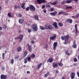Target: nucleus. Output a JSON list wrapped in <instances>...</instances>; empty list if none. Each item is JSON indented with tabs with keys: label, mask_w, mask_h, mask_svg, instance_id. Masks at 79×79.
Instances as JSON below:
<instances>
[{
	"label": "nucleus",
	"mask_w": 79,
	"mask_h": 79,
	"mask_svg": "<svg viewBox=\"0 0 79 79\" xmlns=\"http://www.w3.org/2000/svg\"><path fill=\"white\" fill-rule=\"evenodd\" d=\"M30 57L31 58H34L35 57V55L34 54H33L30 55Z\"/></svg>",
	"instance_id": "a878e982"
},
{
	"label": "nucleus",
	"mask_w": 79,
	"mask_h": 79,
	"mask_svg": "<svg viewBox=\"0 0 79 79\" xmlns=\"http://www.w3.org/2000/svg\"><path fill=\"white\" fill-rule=\"evenodd\" d=\"M43 11L44 12V13H46V10H45V9H44L43 10Z\"/></svg>",
	"instance_id": "6e6d98bb"
},
{
	"label": "nucleus",
	"mask_w": 79,
	"mask_h": 79,
	"mask_svg": "<svg viewBox=\"0 0 79 79\" xmlns=\"http://www.w3.org/2000/svg\"><path fill=\"white\" fill-rule=\"evenodd\" d=\"M58 25L59 26H60V27H62V26H63V23H61L60 22L59 23Z\"/></svg>",
	"instance_id": "2f4dec72"
},
{
	"label": "nucleus",
	"mask_w": 79,
	"mask_h": 79,
	"mask_svg": "<svg viewBox=\"0 0 79 79\" xmlns=\"http://www.w3.org/2000/svg\"><path fill=\"white\" fill-rule=\"evenodd\" d=\"M44 77H48V74H45V75H44Z\"/></svg>",
	"instance_id": "864d4df0"
},
{
	"label": "nucleus",
	"mask_w": 79,
	"mask_h": 79,
	"mask_svg": "<svg viewBox=\"0 0 79 79\" xmlns=\"http://www.w3.org/2000/svg\"><path fill=\"white\" fill-rule=\"evenodd\" d=\"M15 8L16 10V9H20L21 8L20 7V5H18H18H16L15 6Z\"/></svg>",
	"instance_id": "4be33fe9"
},
{
	"label": "nucleus",
	"mask_w": 79,
	"mask_h": 79,
	"mask_svg": "<svg viewBox=\"0 0 79 79\" xmlns=\"http://www.w3.org/2000/svg\"><path fill=\"white\" fill-rule=\"evenodd\" d=\"M26 58H27V60H28V61H30L31 60V57H27Z\"/></svg>",
	"instance_id": "72a5a7b5"
},
{
	"label": "nucleus",
	"mask_w": 79,
	"mask_h": 79,
	"mask_svg": "<svg viewBox=\"0 0 79 79\" xmlns=\"http://www.w3.org/2000/svg\"><path fill=\"white\" fill-rule=\"evenodd\" d=\"M72 47L73 48H77V45H76V41L75 40L74 41Z\"/></svg>",
	"instance_id": "2eb2a0df"
},
{
	"label": "nucleus",
	"mask_w": 79,
	"mask_h": 79,
	"mask_svg": "<svg viewBox=\"0 0 79 79\" xmlns=\"http://www.w3.org/2000/svg\"><path fill=\"white\" fill-rule=\"evenodd\" d=\"M75 73L74 72H72L71 73V75H70L71 79H74V77H75Z\"/></svg>",
	"instance_id": "9b49d317"
},
{
	"label": "nucleus",
	"mask_w": 79,
	"mask_h": 79,
	"mask_svg": "<svg viewBox=\"0 0 79 79\" xmlns=\"http://www.w3.org/2000/svg\"><path fill=\"white\" fill-rule=\"evenodd\" d=\"M42 63H40V64H39L37 66H38L37 69H40V68L41 67V66H42Z\"/></svg>",
	"instance_id": "bb28decb"
},
{
	"label": "nucleus",
	"mask_w": 79,
	"mask_h": 79,
	"mask_svg": "<svg viewBox=\"0 0 79 79\" xmlns=\"http://www.w3.org/2000/svg\"><path fill=\"white\" fill-rule=\"evenodd\" d=\"M50 10L51 11H53V10H54V8H53V7H52L51 8Z\"/></svg>",
	"instance_id": "5fc2aeb1"
},
{
	"label": "nucleus",
	"mask_w": 79,
	"mask_h": 79,
	"mask_svg": "<svg viewBox=\"0 0 79 79\" xmlns=\"http://www.w3.org/2000/svg\"><path fill=\"white\" fill-rule=\"evenodd\" d=\"M34 18L36 20H37V21H39V17H38L37 15H35L34 16Z\"/></svg>",
	"instance_id": "cd10ccee"
},
{
	"label": "nucleus",
	"mask_w": 79,
	"mask_h": 79,
	"mask_svg": "<svg viewBox=\"0 0 79 79\" xmlns=\"http://www.w3.org/2000/svg\"><path fill=\"white\" fill-rule=\"evenodd\" d=\"M74 62H76L77 61V59L76 58H75L74 60Z\"/></svg>",
	"instance_id": "49530a36"
},
{
	"label": "nucleus",
	"mask_w": 79,
	"mask_h": 79,
	"mask_svg": "<svg viewBox=\"0 0 79 79\" xmlns=\"http://www.w3.org/2000/svg\"><path fill=\"white\" fill-rule=\"evenodd\" d=\"M77 24H76L75 25V34H78V30H77Z\"/></svg>",
	"instance_id": "9d476101"
},
{
	"label": "nucleus",
	"mask_w": 79,
	"mask_h": 79,
	"mask_svg": "<svg viewBox=\"0 0 79 79\" xmlns=\"http://www.w3.org/2000/svg\"><path fill=\"white\" fill-rule=\"evenodd\" d=\"M42 0H37V2L39 4H41Z\"/></svg>",
	"instance_id": "f704fd0d"
},
{
	"label": "nucleus",
	"mask_w": 79,
	"mask_h": 79,
	"mask_svg": "<svg viewBox=\"0 0 79 79\" xmlns=\"http://www.w3.org/2000/svg\"><path fill=\"white\" fill-rule=\"evenodd\" d=\"M57 3H58V1H55L53 3H51V4L53 5H56V4H57Z\"/></svg>",
	"instance_id": "b1692460"
},
{
	"label": "nucleus",
	"mask_w": 79,
	"mask_h": 79,
	"mask_svg": "<svg viewBox=\"0 0 79 79\" xmlns=\"http://www.w3.org/2000/svg\"><path fill=\"white\" fill-rule=\"evenodd\" d=\"M27 51H25L23 53V57L24 58H25L26 56H27Z\"/></svg>",
	"instance_id": "a211bd4d"
},
{
	"label": "nucleus",
	"mask_w": 79,
	"mask_h": 79,
	"mask_svg": "<svg viewBox=\"0 0 79 79\" xmlns=\"http://www.w3.org/2000/svg\"><path fill=\"white\" fill-rule=\"evenodd\" d=\"M44 48H48V44H47L45 45V46L43 47Z\"/></svg>",
	"instance_id": "a19ab883"
},
{
	"label": "nucleus",
	"mask_w": 79,
	"mask_h": 79,
	"mask_svg": "<svg viewBox=\"0 0 79 79\" xmlns=\"http://www.w3.org/2000/svg\"><path fill=\"white\" fill-rule=\"evenodd\" d=\"M30 7H28L25 9L26 11H29V10Z\"/></svg>",
	"instance_id": "37998d69"
},
{
	"label": "nucleus",
	"mask_w": 79,
	"mask_h": 79,
	"mask_svg": "<svg viewBox=\"0 0 79 79\" xmlns=\"http://www.w3.org/2000/svg\"><path fill=\"white\" fill-rule=\"evenodd\" d=\"M72 1L73 0H68L66 2V3H71Z\"/></svg>",
	"instance_id": "c85d7f7f"
},
{
	"label": "nucleus",
	"mask_w": 79,
	"mask_h": 79,
	"mask_svg": "<svg viewBox=\"0 0 79 79\" xmlns=\"http://www.w3.org/2000/svg\"><path fill=\"white\" fill-rule=\"evenodd\" d=\"M2 59L4 60L5 59V53H3L2 54Z\"/></svg>",
	"instance_id": "ea45409f"
},
{
	"label": "nucleus",
	"mask_w": 79,
	"mask_h": 79,
	"mask_svg": "<svg viewBox=\"0 0 79 79\" xmlns=\"http://www.w3.org/2000/svg\"><path fill=\"white\" fill-rule=\"evenodd\" d=\"M62 79H65V77H62Z\"/></svg>",
	"instance_id": "774afa93"
},
{
	"label": "nucleus",
	"mask_w": 79,
	"mask_h": 79,
	"mask_svg": "<svg viewBox=\"0 0 79 79\" xmlns=\"http://www.w3.org/2000/svg\"><path fill=\"white\" fill-rule=\"evenodd\" d=\"M62 14H64V15H65L66 16L68 15V13H66V12L63 11Z\"/></svg>",
	"instance_id": "7c9ffc66"
},
{
	"label": "nucleus",
	"mask_w": 79,
	"mask_h": 79,
	"mask_svg": "<svg viewBox=\"0 0 79 79\" xmlns=\"http://www.w3.org/2000/svg\"><path fill=\"white\" fill-rule=\"evenodd\" d=\"M47 6H48V8H51V6H50V5H47Z\"/></svg>",
	"instance_id": "bf43d9fd"
},
{
	"label": "nucleus",
	"mask_w": 79,
	"mask_h": 79,
	"mask_svg": "<svg viewBox=\"0 0 79 79\" xmlns=\"http://www.w3.org/2000/svg\"><path fill=\"white\" fill-rule=\"evenodd\" d=\"M56 73H59V72L58 70H56Z\"/></svg>",
	"instance_id": "69168bd1"
},
{
	"label": "nucleus",
	"mask_w": 79,
	"mask_h": 79,
	"mask_svg": "<svg viewBox=\"0 0 79 79\" xmlns=\"http://www.w3.org/2000/svg\"><path fill=\"white\" fill-rule=\"evenodd\" d=\"M63 13V12L62 11H60L59 13H58V15H60L61 14Z\"/></svg>",
	"instance_id": "de8ad7c7"
},
{
	"label": "nucleus",
	"mask_w": 79,
	"mask_h": 79,
	"mask_svg": "<svg viewBox=\"0 0 79 79\" xmlns=\"http://www.w3.org/2000/svg\"><path fill=\"white\" fill-rule=\"evenodd\" d=\"M77 75L78 77H79V72H77Z\"/></svg>",
	"instance_id": "13d9d810"
},
{
	"label": "nucleus",
	"mask_w": 79,
	"mask_h": 79,
	"mask_svg": "<svg viewBox=\"0 0 79 79\" xmlns=\"http://www.w3.org/2000/svg\"><path fill=\"white\" fill-rule=\"evenodd\" d=\"M27 31L28 32H29V33H31V32H32V30L30 28H29L27 30Z\"/></svg>",
	"instance_id": "c9c22d12"
},
{
	"label": "nucleus",
	"mask_w": 79,
	"mask_h": 79,
	"mask_svg": "<svg viewBox=\"0 0 79 79\" xmlns=\"http://www.w3.org/2000/svg\"><path fill=\"white\" fill-rule=\"evenodd\" d=\"M10 61L12 64H13V63H14V59H12Z\"/></svg>",
	"instance_id": "c03bdc74"
},
{
	"label": "nucleus",
	"mask_w": 79,
	"mask_h": 79,
	"mask_svg": "<svg viewBox=\"0 0 79 79\" xmlns=\"http://www.w3.org/2000/svg\"><path fill=\"white\" fill-rule=\"evenodd\" d=\"M40 29H41V30H45V29H46V27H43L42 26H40Z\"/></svg>",
	"instance_id": "aec40b11"
},
{
	"label": "nucleus",
	"mask_w": 79,
	"mask_h": 79,
	"mask_svg": "<svg viewBox=\"0 0 79 79\" xmlns=\"http://www.w3.org/2000/svg\"><path fill=\"white\" fill-rule=\"evenodd\" d=\"M72 8H73V7L71 6H68L66 8V9L67 10H68V9H72Z\"/></svg>",
	"instance_id": "c756f323"
},
{
	"label": "nucleus",
	"mask_w": 79,
	"mask_h": 79,
	"mask_svg": "<svg viewBox=\"0 0 79 79\" xmlns=\"http://www.w3.org/2000/svg\"><path fill=\"white\" fill-rule=\"evenodd\" d=\"M7 16L8 17H9V18H13V17L12 15H11V13L10 12H9L7 14Z\"/></svg>",
	"instance_id": "393cba45"
},
{
	"label": "nucleus",
	"mask_w": 79,
	"mask_h": 79,
	"mask_svg": "<svg viewBox=\"0 0 79 79\" xmlns=\"http://www.w3.org/2000/svg\"><path fill=\"white\" fill-rule=\"evenodd\" d=\"M56 35H54L53 36L50 37V39L51 40H54L56 39Z\"/></svg>",
	"instance_id": "ddd939ff"
},
{
	"label": "nucleus",
	"mask_w": 79,
	"mask_h": 79,
	"mask_svg": "<svg viewBox=\"0 0 79 79\" xmlns=\"http://www.w3.org/2000/svg\"><path fill=\"white\" fill-rule=\"evenodd\" d=\"M27 74H28V73L30 74V71H27Z\"/></svg>",
	"instance_id": "e2e57ef3"
},
{
	"label": "nucleus",
	"mask_w": 79,
	"mask_h": 79,
	"mask_svg": "<svg viewBox=\"0 0 79 79\" xmlns=\"http://www.w3.org/2000/svg\"><path fill=\"white\" fill-rule=\"evenodd\" d=\"M65 3H66V2L65 1H63V2L61 3V4L62 5H63V4H65Z\"/></svg>",
	"instance_id": "79ce46f5"
},
{
	"label": "nucleus",
	"mask_w": 79,
	"mask_h": 79,
	"mask_svg": "<svg viewBox=\"0 0 79 79\" xmlns=\"http://www.w3.org/2000/svg\"><path fill=\"white\" fill-rule=\"evenodd\" d=\"M73 1H74L75 2H77V1H78V0H73Z\"/></svg>",
	"instance_id": "680f3d73"
},
{
	"label": "nucleus",
	"mask_w": 79,
	"mask_h": 79,
	"mask_svg": "<svg viewBox=\"0 0 79 79\" xmlns=\"http://www.w3.org/2000/svg\"><path fill=\"white\" fill-rule=\"evenodd\" d=\"M57 13L56 12V11H55L53 12L50 13V15H52V16H55V15H56Z\"/></svg>",
	"instance_id": "5701e85b"
},
{
	"label": "nucleus",
	"mask_w": 79,
	"mask_h": 79,
	"mask_svg": "<svg viewBox=\"0 0 79 79\" xmlns=\"http://www.w3.org/2000/svg\"><path fill=\"white\" fill-rule=\"evenodd\" d=\"M6 27H7L6 25H4L3 26V27H4V29H6Z\"/></svg>",
	"instance_id": "3c124183"
},
{
	"label": "nucleus",
	"mask_w": 79,
	"mask_h": 79,
	"mask_svg": "<svg viewBox=\"0 0 79 79\" xmlns=\"http://www.w3.org/2000/svg\"><path fill=\"white\" fill-rule=\"evenodd\" d=\"M29 7L30 10H32V11H35V8L32 5L30 6Z\"/></svg>",
	"instance_id": "20e7f679"
},
{
	"label": "nucleus",
	"mask_w": 79,
	"mask_h": 79,
	"mask_svg": "<svg viewBox=\"0 0 79 79\" xmlns=\"http://www.w3.org/2000/svg\"><path fill=\"white\" fill-rule=\"evenodd\" d=\"M66 22H68L69 23H70V24H71V23H73V20H72V19H68L66 20Z\"/></svg>",
	"instance_id": "f3484780"
},
{
	"label": "nucleus",
	"mask_w": 79,
	"mask_h": 79,
	"mask_svg": "<svg viewBox=\"0 0 79 79\" xmlns=\"http://www.w3.org/2000/svg\"><path fill=\"white\" fill-rule=\"evenodd\" d=\"M7 78V75H4L3 74H2L1 76V79H6Z\"/></svg>",
	"instance_id": "1a4fd4ad"
},
{
	"label": "nucleus",
	"mask_w": 79,
	"mask_h": 79,
	"mask_svg": "<svg viewBox=\"0 0 79 79\" xmlns=\"http://www.w3.org/2000/svg\"><path fill=\"white\" fill-rule=\"evenodd\" d=\"M65 54L67 55H68V56H69L70 55V54H69V53H68V51H66L65 52Z\"/></svg>",
	"instance_id": "e433bc0d"
},
{
	"label": "nucleus",
	"mask_w": 79,
	"mask_h": 79,
	"mask_svg": "<svg viewBox=\"0 0 79 79\" xmlns=\"http://www.w3.org/2000/svg\"><path fill=\"white\" fill-rule=\"evenodd\" d=\"M19 37H18L16 38H14V39H15V40H16L17 39H19Z\"/></svg>",
	"instance_id": "4d7b16f0"
},
{
	"label": "nucleus",
	"mask_w": 79,
	"mask_h": 79,
	"mask_svg": "<svg viewBox=\"0 0 79 79\" xmlns=\"http://www.w3.org/2000/svg\"><path fill=\"white\" fill-rule=\"evenodd\" d=\"M2 69L3 71H5V67H2Z\"/></svg>",
	"instance_id": "052dcab7"
},
{
	"label": "nucleus",
	"mask_w": 79,
	"mask_h": 79,
	"mask_svg": "<svg viewBox=\"0 0 79 79\" xmlns=\"http://www.w3.org/2000/svg\"><path fill=\"white\" fill-rule=\"evenodd\" d=\"M31 43L32 44H34V41H33V40H31Z\"/></svg>",
	"instance_id": "603ef678"
},
{
	"label": "nucleus",
	"mask_w": 79,
	"mask_h": 79,
	"mask_svg": "<svg viewBox=\"0 0 79 79\" xmlns=\"http://www.w3.org/2000/svg\"><path fill=\"white\" fill-rule=\"evenodd\" d=\"M18 58H19V56H16L15 57V59H18Z\"/></svg>",
	"instance_id": "8fccbe9b"
},
{
	"label": "nucleus",
	"mask_w": 79,
	"mask_h": 79,
	"mask_svg": "<svg viewBox=\"0 0 79 79\" xmlns=\"http://www.w3.org/2000/svg\"><path fill=\"white\" fill-rule=\"evenodd\" d=\"M45 6L44 5H43L42 6V9H44V8H45Z\"/></svg>",
	"instance_id": "09e8293b"
},
{
	"label": "nucleus",
	"mask_w": 79,
	"mask_h": 79,
	"mask_svg": "<svg viewBox=\"0 0 79 79\" xmlns=\"http://www.w3.org/2000/svg\"><path fill=\"white\" fill-rule=\"evenodd\" d=\"M77 64H76V63H75V64H74L73 65H74V66H76V65H77Z\"/></svg>",
	"instance_id": "338daca9"
},
{
	"label": "nucleus",
	"mask_w": 79,
	"mask_h": 79,
	"mask_svg": "<svg viewBox=\"0 0 79 79\" xmlns=\"http://www.w3.org/2000/svg\"><path fill=\"white\" fill-rule=\"evenodd\" d=\"M52 26H54L55 29H58V25H57V23L56 22H54L52 24Z\"/></svg>",
	"instance_id": "423d86ee"
},
{
	"label": "nucleus",
	"mask_w": 79,
	"mask_h": 79,
	"mask_svg": "<svg viewBox=\"0 0 79 79\" xmlns=\"http://www.w3.org/2000/svg\"><path fill=\"white\" fill-rule=\"evenodd\" d=\"M19 22L20 24H23L24 23V19H23L21 18L19 19Z\"/></svg>",
	"instance_id": "dca6fc26"
},
{
	"label": "nucleus",
	"mask_w": 79,
	"mask_h": 79,
	"mask_svg": "<svg viewBox=\"0 0 79 79\" xmlns=\"http://www.w3.org/2000/svg\"><path fill=\"white\" fill-rule=\"evenodd\" d=\"M45 3V0H41V3Z\"/></svg>",
	"instance_id": "a18cd8bd"
},
{
	"label": "nucleus",
	"mask_w": 79,
	"mask_h": 79,
	"mask_svg": "<svg viewBox=\"0 0 79 79\" xmlns=\"http://www.w3.org/2000/svg\"><path fill=\"white\" fill-rule=\"evenodd\" d=\"M18 17H19V18H21L22 17V14H18Z\"/></svg>",
	"instance_id": "4c0bfd02"
},
{
	"label": "nucleus",
	"mask_w": 79,
	"mask_h": 79,
	"mask_svg": "<svg viewBox=\"0 0 79 79\" xmlns=\"http://www.w3.org/2000/svg\"><path fill=\"white\" fill-rule=\"evenodd\" d=\"M25 3H23L21 5V7L23 9H26V6H25Z\"/></svg>",
	"instance_id": "412c9836"
},
{
	"label": "nucleus",
	"mask_w": 79,
	"mask_h": 79,
	"mask_svg": "<svg viewBox=\"0 0 79 79\" xmlns=\"http://www.w3.org/2000/svg\"><path fill=\"white\" fill-rule=\"evenodd\" d=\"M44 27H45L46 29L48 30H52L53 29V26L50 24H46L44 25Z\"/></svg>",
	"instance_id": "f03ea898"
},
{
	"label": "nucleus",
	"mask_w": 79,
	"mask_h": 79,
	"mask_svg": "<svg viewBox=\"0 0 79 79\" xmlns=\"http://www.w3.org/2000/svg\"><path fill=\"white\" fill-rule=\"evenodd\" d=\"M21 32H22L21 31V30H19V31L18 33H21Z\"/></svg>",
	"instance_id": "0e129e2a"
},
{
	"label": "nucleus",
	"mask_w": 79,
	"mask_h": 79,
	"mask_svg": "<svg viewBox=\"0 0 79 79\" xmlns=\"http://www.w3.org/2000/svg\"><path fill=\"white\" fill-rule=\"evenodd\" d=\"M24 63H27V57L25 58L24 59Z\"/></svg>",
	"instance_id": "473e14b6"
},
{
	"label": "nucleus",
	"mask_w": 79,
	"mask_h": 79,
	"mask_svg": "<svg viewBox=\"0 0 79 79\" xmlns=\"http://www.w3.org/2000/svg\"><path fill=\"white\" fill-rule=\"evenodd\" d=\"M69 38V35H67L65 36H62L61 37V39L62 40H64V44H68V39Z\"/></svg>",
	"instance_id": "f257e3e1"
},
{
	"label": "nucleus",
	"mask_w": 79,
	"mask_h": 79,
	"mask_svg": "<svg viewBox=\"0 0 79 79\" xmlns=\"http://www.w3.org/2000/svg\"><path fill=\"white\" fill-rule=\"evenodd\" d=\"M53 59L52 57H50L49 58L48 60V63H52L53 62Z\"/></svg>",
	"instance_id": "4468645a"
},
{
	"label": "nucleus",
	"mask_w": 79,
	"mask_h": 79,
	"mask_svg": "<svg viewBox=\"0 0 79 79\" xmlns=\"http://www.w3.org/2000/svg\"><path fill=\"white\" fill-rule=\"evenodd\" d=\"M28 50L30 52H32V47L31 45H29V44H28Z\"/></svg>",
	"instance_id": "0eeeda50"
},
{
	"label": "nucleus",
	"mask_w": 79,
	"mask_h": 79,
	"mask_svg": "<svg viewBox=\"0 0 79 79\" xmlns=\"http://www.w3.org/2000/svg\"><path fill=\"white\" fill-rule=\"evenodd\" d=\"M19 42H21L22 40H23V35L22 34L20 35L19 36Z\"/></svg>",
	"instance_id": "6e6552de"
},
{
	"label": "nucleus",
	"mask_w": 79,
	"mask_h": 79,
	"mask_svg": "<svg viewBox=\"0 0 79 79\" xmlns=\"http://www.w3.org/2000/svg\"><path fill=\"white\" fill-rule=\"evenodd\" d=\"M52 66L54 68H57L58 66V63L56 62H53L52 63Z\"/></svg>",
	"instance_id": "39448f33"
},
{
	"label": "nucleus",
	"mask_w": 79,
	"mask_h": 79,
	"mask_svg": "<svg viewBox=\"0 0 79 79\" xmlns=\"http://www.w3.org/2000/svg\"><path fill=\"white\" fill-rule=\"evenodd\" d=\"M58 44V43L57 42H55L54 43L53 46V50H55V48H56V46H57V45Z\"/></svg>",
	"instance_id": "f8f14e48"
},
{
	"label": "nucleus",
	"mask_w": 79,
	"mask_h": 79,
	"mask_svg": "<svg viewBox=\"0 0 79 79\" xmlns=\"http://www.w3.org/2000/svg\"><path fill=\"white\" fill-rule=\"evenodd\" d=\"M22 51V48H21V47H19L17 50V52H21Z\"/></svg>",
	"instance_id": "6ab92c4d"
},
{
	"label": "nucleus",
	"mask_w": 79,
	"mask_h": 79,
	"mask_svg": "<svg viewBox=\"0 0 79 79\" xmlns=\"http://www.w3.org/2000/svg\"><path fill=\"white\" fill-rule=\"evenodd\" d=\"M32 29H33L34 31H37L38 30L37 25L36 24H33L32 26Z\"/></svg>",
	"instance_id": "7ed1b4c3"
},
{
	"label": "nucleus",
	"mask_w": 79,
	"mask_h": 79,
	"mask_svg": "<svg viewBox=\"0 0 79 79\" xmlns=\"http://www.w3.org/2000/svg\"><path fill=\"white\" fill-rule=\"evenodd\" d=\"M58 64L60 66H62L63 65V63H58Z\"/></svg>",
	"instance_id": "58836bf2"
}]
</instances>
